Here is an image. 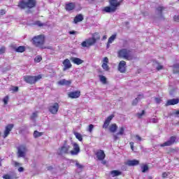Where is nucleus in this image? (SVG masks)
<instances>
[{"label": "nucleus", "instance_id": "nucleus-1", "mask_svg": "<svg viewBox=\"0 0 179 179\" xmlns=\"http://www.w3.org/2000/svg\"><path fill=\"white\" fill-rule=\"evenodd\" d=\"M73 146V150H71V145H68L67 141H64L63 145L59 148V155H68L69 153H71L72 156H76L77 155H79V152H80V148L79 147V145L76 143H74Z\"/></svg>", "mask_w": 179, "mask_h": 179}, {"label": "nucleus", "instance_id": "nucleus-2", "mask_svg": "<svg viewBox=\"0 0 179 179\" xmlns=\"http://www.w3.org/2000/svg\"><path fill=\"white\" fill-rule=\"evenodd\" d=\"M32 44L37 47L38 48H41L42 50H52V47H45L44 44H45V36L43 34L35 36L32 38Z\"/></svg>", "mask_w": 179, "mask_h": 179}, {"label": "nucleus", "instance_id": "nucleus-3", "mask_svg": "<svg viewBox=\"0 0 179 179\" xmlns=\"http://www.w3.org/2000/svg\"><path fill=\"white\" fill-rule=\"evenodd\" d=\"M100 40V34L99 32H95L92 34V36L91 38H88L85 39V41H83L81 43L82 47L89 48L90 47H92L94 45Z\"/></svg>", "mask_w": 179, "mask_h": 179}, {"label": "nucleus", "instance_id": "nucleus-4", "mask_svg": "<svg viewBox=\"0 0 179 179\" xmlns=\"http://www.w3.org/2000/svg\"><path fill=\"white\" fill-rule=\"evenodd\" d=\"M109 5L103 8V11L106 13H114L121 6V1L117 0H109Z\"/></svg>", "mask_w": 179, "mask_h": 179}, {"label": "nucleus", "instance_id": "nucleus-5", "mask_svg": "<svg viewBox=\"0 0 179 179\" xmlns=\"http://www.w3.org/2000/svg\"><path fill=\"white\" fill-rule=\"evenodd\" d=\"M37 5V1L36 0H20L18 2L17 7L20 9H33L36 8Z\"/></svg>", "mask_w": 179, "mask_h": 179}, {"label": "nucleus", "instance_id": "nucleus-6", "mask_svg": "<svg viewBox=\"0 0 179 179\" xmlns=\"http://www.w3.org/2000/svg\"><path fill=\"white\" fill-rule=\"evenodd\" d=\"M117 57L118 58H123V59H126L127 61H132L134 59V57L131 54V50L125 48L117 51Z\"/></svg>", "mask_w": 179, "mask_h": 179}, {"label": "nucleus", "instance_id": "nucleus-7", "mask_svg": "<svg viewBox=\"0 0 179 179\" xmlns=\"http://www.w3.org/2000/svg\"><path fill=\"white\" fill-rule=\"evenodd\" d=\"M43 78V76L41 74H39L38 76H25L23 78V80L26 83H29V85H36L40 79Z\"/></svg>", "mask_w": 179, "mask_h": 179}, {"label": "nucleus", "instance_id": "nucleus-8", "mask_svg": "<svg viewBox=\"0 0 179 179\" xmlns=\"http://www.w3.org/2000/svg\"><path fill=\"white\" fill-rule=\"evenodd\" d=\"M48 111L50 114H57L58 110H59V103L55 102L54 103H50L48 106Z\"/></svg>", "mask_w": 179, "mask_h": 179}, {"label": "nucleus", "instance_id": "nucleus-9", "mask_svg": "<svg viewBox=\"0 0 179 179\" xmlns=\"http://www.w3.org/2000/svg\"><path fill=\"white\" fill-rule=\"evenodd\" d=\"M15 127V124H8L6 126L3 134V138L5 139L6 138H8L9 136V134H10L11 131L13 129V127Z\"/></svg>", "mask_w": 179, "mask_h": 179}, {"label": "nucleus", "instance_id": "nucleus-10", "mask_svg": "<svg viewBox=\"0 0 179 179\" xmlns=\"http://www.w3.org/2000/svg\"><path fill=\"white\" fill-rule=\"evenodd\" d=\"M176 141H177V137L172 136L170 137L169 140L162 144H160V147L164 148V146H171V145H174V143H176Z\"/></svg>", "mask_w": 179, "mask_h": 179}, {"label": "nucleus", "instance_id": "nucleus-11", "mask_svg": "<svg viewBox=\"0 0 179 179\" xmlns=\"http://www.w3.org/2000/svg\"><path fill=\"white\" fill-rule=\"evenodd\" d=\"M117 69L120 73H125L127 72V62L124 60L120 61Z\"/></svg>", "mask_w": 179, "mask_h": 179}, {"label": "nucleus", "instance_id": "nucleus-12", "mask_svg": "<svg viewBox=\"0 0 179 179\" xmlns=\"http://www.w3.org/2000/svg\"><path fill=\"white\" fill-rule=\"evenodd\" d=\"M27 148L24 145H21L17 148L18 157H24Z\"/></svg>", "mask_w": 179, "mask_h": 179}, {"label": "nucleus", "instance_id": "nucleus-13", "mask_svg": "<svg viewBox=\"0 0 179 179\" xmlns=\"http://www.w3.org/2000/svg\"><path fill=\"white\" fill-rule=\"evenodd\" d=\"M96 156L100 162H103L106 159V153L103 150H98L96 152Z\"/></svg>", "mask_w": 179, "mask_h": 179}, {"label": "nucleus", "instance_id": "nucleus-14", "mask_svg": "<svg viewBox=\"0 0 179 179\" xmlns=\"http://www.w3.org/2000/svg\"><path fill=\"white\" fill-rule=\"evenodd\" d=\"M113 118H114V115H110L105 120L102 126V128L103 129H107V128H108V125H110V123L111 122Z\"/></svg>", "mask_w": 179, "mask_h": 179}, {"label": "nucleus", "instance_id": "nucleus-15", "mask_svg": "<svg viewBox=\"0 0 179 179\" xmlns=\"http://www.w3.org/2000/svg\"><path fill=\"white\" fill-rule=\"evenodd\" d=\"M10 48L15 51V52H24L26 51V46L16 47V45H11Z\"/></svg>", "mask_w": 179, "mask_h": 179}, {"label": "nucleus", "instance_id": "nucleus-16", "mask_svg": "<svg viewBox=\"0 0 179 179\" xmlns=\"http://www.w3.org/2000/svg\"><path fill=\"white\" fill-rule=\"evenodd\" d=\"M125 133V129L124 128V127H122L120 128L119 132H117L116 134L113 135V139L115 142H117V141L120 140V136H118L119 135H124V134Z\"/></svg>", "mask_w": 179, "mask_h": 179}, {"label": "nucleus", "instance_id": "nucleus-17", "mask_svg": "<svg viewBox=\"0 0 179 179\" xmlns=\"http://www.w3.org/2000/svg\"><path fill=\"white\" fill-rule=\"evenodd\" d=\"M63 65H64V68H63V71H67V69H71V68H72V64H71V61L69 60V59H66L63 61Z\"/></svg>", "mask_w": 179, "mask_h": 179}, {"label": "nucleus", "instance_id": "nucleus-18", "mask_svg": "<svg viewBox=\"0 0 179 179\" xmlns=\"http://www.w3.org/2000/svg\"><path fill=\"white\" fill-rule=\"evenodd\" d=\"M102 68L104 71H110V67L108 66V57H105L102 60Z\"/></svg>", "mask_w": 179, "mask_h": 179}, {"label": "nucleus", "instance_id": "nucleus-19", "mask_svg": "<svg viewBox=\"0 0 179 179\" xmlns=\"http://www.w3.org/2000/svg\"><path fill=\"white\" fill-rule=\"evenodd\" d=\"M179 103V99L176 98V99H169L166 101L165 106L166 107H169V106H176V104H178Z\"/></svg>", "mask_w": 179, "mask_h": 179}, {"label": "nucleus", "instance_id": "nucleus-20", "mask_svg": "<svg viewBox=\"0 0 179 179\" xmlns=\"http://www.w3.org/2000/svg\"><path fill=\"white\" fill-rule=\"evenodd\" d=\"M75 8H76V4H75V3L71 2V3H66L65 5V10L67 12H71V10H73Z\"/></svg>", "mask_w": 179, "mask_h": 179}, {"label": "nucleus", "instance_id": "nucleus-21", "mask_svg": "<svg viewBox=\"0 0 179 179\" xmlns=\"http://www.w3.org/2000/svg\"><path fill=\"white\" fill-rule=\"evenodd\" d=\"M125 164L127 166H138V164H139V160L138 159H129L125 162Z\"/></svg>", "mask_w": 179, "mask_h": 179}, {"label": "nucleus", "instance_id": "nucleus-22", "mask_svg": "<svg viewBox=\"0 0 179 179\" xmlns=\"http://www.w3.org/2000/svg\"><path fill=\"white\" fill-rule=\"evenodd\" d=\"M69 97H70V99H79V97H80V91L71 92L69 94Z\"/></svg>", "mask_w": 179, "mask_h": 179}, {"label": "nucleus", "instance_id": "nucleus-23", "mask_svg": "<svg viewBox=\"0 0 179 179\" xmlns=\"http://www.w3.org/2000/svg\"><path fill=\"white\" fill-rule=\"evenodd\" d=\"M70 60L76 65H82L84 62V61L79 57H71Z\"/></svg>", "mask_w": 179, "mask_h": 179}, {"label": "nucleus", "instance_id": "nucleus-24", "mask_svg": "<svg viewBox=\"0 0 179 179\" xmlns=\"http://www.w3.org/2000/svg\"><path fill=\"white\" fill-rule=\"evenodd\" d=\"M71 83V80H66V79H62L58 81V85H60V86H70Z\"/></svg>", "mask_w": 179, "mask_h": 179}, {"label": "nucleus", "instance_id": "nucleus-25", "mask_svg": "<svg viewBox=\"0 0 179 179\" xmlns=\"http://www.w3.org/2000/svg\"><path fill=\"white\" fill-rule=\"evenodd\" d=\"M83 21V15L82 14L77 15L73 20V22L75 24H77V23H79L80 22Z\"/></svg>", "mask_w": 179, "mask_h": 179}, {"label": "nucleus", "instance_id": "nucleus-26", "mask_svg": "<svg viewBox=\"0 0 179 179\" xmlns=\"http://www.w3.org/2000/svg\"><path fill=\"white\" fill-rule=\"evenodd\" d=\"M117 129H118V126H117V124L115 123L112 124L109 127V131L110 132H112V134H115Z\"/></svg>", "mask_w": 179, "mask_h": 179}, {"label": "nucleus", "instance_id": "nucleus-27", "mask_svg": "<svg viewBox=\"0 0 179 179\" xmlns=\"http://www.w3.org/2000/svg\"><path fill=\"white\" fill-rule=\"evenodd\" d=\"M110 174L112 177H118V176H121V174H122V172L118 170H113L110 172Z\"/></svg>", "mask_w": 179, "mask_h": 179}, {"label": "nucleus", "instance_id": "nucleus-28", "mask_svg": "<svg viewBox=\"0 0 179 179\" xmlns=\"http://www.w3.org/2000/svg\"><path fill=\"white\" fill-rule=\"evenodd\" d=\"M99 80L103 83V85H107V78L103 75L99 76Z\"/></svg>", "mask_w": 179, "mask_h": 179}, {"label": "nucleus", "instance_id": "nucleus-29", "mask_svg": "<svg viewBox=\"0 0 179 179\" xmlns=\"http://www.w3.org/2000/svg\"><path fill=\"white\" fill-rule=\"evenodd\" d=\"M43 134H44V133L39 132L38 131L35 130L34 131V138H40V136H43Z\"/></svg>", "mask_w": 179, "mask_h": 179}, {"label": "nucleus", "instance_id": "nucleus-30", "mask_svg": "<svg viewBox=\"0 0 179 179\" xmlns=\"http://www.w3.org/2000/svg\"><path fill=\"white\" fill-rule=\"evenodd\" d=\"M74 135L76 139H78L80 142H82V141H83V137L82 136V134H80V133L74 132Z\"/></svg>", "mask_w": 179, "mask_h": 179}, {"label": "nucleus", "instance_id": "nucleus-31", "mask_svg": "<svg viewBox=\"0 0 179 179\" xmlns=\"http://www.w3.org/2000/svg\"><path fill=\"white\" fill-rule=\"evenodd\" d=\"M117 37V35L113 34L112 35L108 41V44H111L113 43V41H114V40H115V38Z\"/></svg>", "mask_w": 179, "mask_h": 179}, {"label": "nucleus", "instance_id": "nucleus-32", "mask_svg": "<svg viewBox=\"0 0 179 179\" xmlns=\"http://www.w3.org/2000/svg\"><path fill=\"white\" fill-rule=\"evenodd\" d=\"M173 73H179V64H176L173 65Z\"/></svg>", "mask_w": 179, "mask_h": 179}, {"label": "nucleus", "instance_id": "nucleus-33", "mask_svg": "<svg viewBox=\"0 0 179 179\" xmlns=\"http://www.w3.org/2000/svg\"><path fill=\"white\" fill-rule=\"evenodd\" d=\"M149 170V166L148 164H144L141 166V171L142 173H146Z\"/></svg>", "mask_w": 179, "mask_h": 179}, {"label": "nucleus", "instance_id": "nucleus-34", "mask_svg": "<svg viewBox=\"0 0 179 179\" xmlns=\"http://www.w3.org/2000/svg\"><path fill=\"white\" fill-rule=\"evenodd\" d=\"M139 100H141V98L137 97L135 99L133 100L132 103H131V106H135L138 104V103H139Z\"/></svg>", "mask_w": 179, "mask_h": 179}, {"label": "nucleus", "instance_id": "nucleus-35", "mask_svg": "<svg viewBox=\"0 0 179 179\" xmlns=\"http://www.w3.org/2000/svg\"><path fill=\"white\" fill-rule=\"evenodd\" d=\"M6 52V47L1 46L0 48V55H2Z\"/></svg>", "mask_w": 179, "mask_h": 179}, {"label": "nucleus", "instance_id": "nucleus-36", "mask_svg": "<svg viewBox=\"0 0 179 179\" xmlns=\"http://www.w3.org/2000/svg\"><path fill=\"white\" fill-rule=\"evenodd\" d=\"M42 60L43 57L41 55L36 56L34 59L35 62H41Z\"/></svg>", "mask_w": 179, "mask_h": 179}, {"label": "nucleus", "instance_id": "nucleus-37", "mask_svg": "<svg viewBox=\"0 0 179 179\" xmlns=\"http://www.w3.org/2000/svg\"><path fill=\"white\" fill-rule=\"evenodd\" d=\"M157 10H158V12H159L160 15H162L163 13V10H164V7L163 6H159L157 8Z\"/></svg>", "mask_w": 179, "mask_h": 179}, {"label": "nucleus", "instance_id": "nucleus-38", "mask_svg": "<svg viewBox=\"0 0 179 179\" xmlns=\"http://www.w3.org/2000/svg\"><path fill=\"white\" fill-rule=\"evenodd\" d=\"M3 101L5 104V106H6V104H8V101H9V96H6L3 99Z\"/></svg>", "mask_w": 179, "mask_h": 179}, {"label": "nucleus", "instance_id": "nucleus-39", "mask_svg": "<svg viewBox=\"0 0 179 179\" xmlns=\"http://www.w3.org/2000/svg\"><path fill=\"white\" fill-rule=\"evenodd\" d=\"M93 128H94V125L93 124H90L88 127V132H90V134H92V132H93Z\"/></svg>", "mask_w": 179, "mask_h": 179}, {"label": "nucleus", "instance_id": "nucleus-40", "mask_svg": "<svg viewBox=\"0 0 179 179\" xmlns=\"http://www.w3.org/2000/svg\"><path fill=\"white\" fill-rule=\"evenodd\" d=\"M136 115L138 118H142V116L145 115V110H143L141 113H137Z\"/></svg>", "mask_w": 179, "mask_h": 179}, {"label": "nucleus", "instance_id": "nucleus-41", "mask_svg": "<svg viewBox=\"0 0 179 179\" xmlns=\"http://www.w3.org/2000/svg\"><path fill=\"white\" fill-rule=\"evenodd\" d=\"M38 112H35L34 113H32L31 116V120H35L36 118H37V114Z\"/></svg>", "mask_w": 179, "mask_h": 179}, {"label": "nucleus", "instance_id": "nucleus-42", "mask_svg": "<svg viewBox=\"0 0 179 179\" xmlns=\"http://www.w3.org/2000/svg\"><path fill=\"white\" fill-rule=\"evenodd\" d=\"M3 179H13L12 178V176H10V175H8V174H5L3 176Z\"/></svg>", "mask_w": 179, "mask_h": 179}, {"label": "nucleus", "instance_id": "nucleus-43", "mask_svg": "<svg viewBox=\"0 0 179 179\" xmlns=\"http://www.w3.org/2000/svg\"><path fill=\"white\" fill-rule=\"evenodd\" d=\"M36 24L37 26H38L39 27H43V26H44V24H43L40 21H36Z\"/></svg>", "mask_w": 179, "mask_h": 179}, {"label": "nucleus", "instance_id": "nucleus-44", "mask_svg": "<svg viewBox=\"0 0 179 179\" xmlns=\"http://www.w3.org/2000/svg\"><path fill=\"white\" fill-rule=\"evenodd\" d=\"M12 90H13L15 93H16L17 92H19V87H17V86L13 87Z\"/></svg>", "mask_w": 179, "mask_h": 179}, {"label": "nucleus", "instance_id": "nucleus-45", "mask_svg": "<svg viewBox=\"0 0 179 179\" xmlns=\"http://www.w3.org/2000/svg\"><path fill=\"white\" fill-rule=\"evenodd\" d=\"M76 166L78 169H83V165L80 164L79 162H76Z\"/></svg>", "mask_w": 179, "mask_h": 179}, {"label": "nucleus", "instance_id": "nucleus-46", "mask_svg": "<svg viewBox=\"0 0 179 179\" xmlns=\"http://www.w3.org/2000/svg\"><path fill=\"white\" fill-rule=\"evenodd\" d=\"M6 11L4 10V9H1V10H0V15H1V16H3V15H6Z\"/></svg>", "mask_w": 179, "mask_h": 179}, {"label": "nucleus", "instance_id": "nucleus-47", "mask_svg": "<svg viewBox=\"0 0 179 179\" xmlns=\"http://www.w3.org/2000/svg\"><path fill=\"white\" fill-rule=\"evenodd\" d=\"M155 101L157 104H160V103H162V99L160 98H155Z\"/></svg>", "mask_w": 179, "mask_h": 179}, {"label": "nucleus", "instance_id": "nucleus-48", "mask_svg": "<svg viewBox=\"0 0 179 179\" xmlns=\"http://www.w3.org/2000/svg\"><path fill=\"white\" fill-rule=\"evenodd\" d=\"M152 122L153 124H157V122H159V119L152 118Z\"/></svg>", "mask_w": 179, "mask_h": 179}, {"label": "nucleus", "instance_id": "nucleus-49", "mask_svg": "<svg viewBox=\"0 0 179 179\" xmlns=\"http://www.w3.org/2000/svg\"><path fill=\"white\" fill-rule=\"evenodd\" d=\"M129 145H130V148H131L132 152H134V142L131 141V142L129 143Z\"/></svg>", "mask_w": 179, "mask_h": 179}, {"label": "nucleus", "instance_id": "nucleus-50", "mask_svg": "<svg viewBox=\"0 0 179 179\" xmlns=\"http://www.w3.org/2000/svg\"><path fill=\"white\" fill-rule=\"evenodd\" d=\"M173 20L175 22H179V15H175Z\"/></svg>", "mask_w": 179, "mask_h": 179}, {"label": "nucleus", "instance_id": "nucleus-51", "mask_svg": "<svg viewBox=\"0 0 179 179\" xmlns=\"http://www.w3.org/2000/svg\"><path fill=\"white\" fill-rule=\"evenodd\" d=\"M135 138H136V139L138 140L139 142L142 141V137L140 136L139 135H136Z\"/></svg>", "mask_w": 179, "mask_h": 179}, {"label": "nucleus", "instance_id": "nucleus-52", "mask_svg": "<svg viewBox=\"0 0 179 179\" xmlns=\"http://www.w3.org/2000/svg\"><path fill=\"white\" fill-rule=\"evenodd\" d=\"M14 166H15V167H19V166H22V164H20L17 162H14Z\"/></svg>", "mask_w": 179, "mask_h": 179}, {"label": "nucleus", "instance_id": "nucleus-53", "mask_svg": "<svg viewBox=\"0 0 179 179\" xmlns=\"http://www.w3.org/2000/svg\"><path fill=\"white\" fill-rule=\"evenodd\" d=\"M18 171L20 173H23V171H24V168L20 166V168H18Z\"/></svg>", "mask_w": 179, "mask_h": 179}, {"label": "nucleus", "instance_id": "nucleus-54", "mask_svg": "<svg viewBox=\"0 0 179 179\" xmlns=\"http://www.w3.org/2000/svg\"><path fill=\"white\" fill-rule=\"evenodd\" d=\"M162 69H163V66H162V65H159L157 67V70H158V71H162Z\"/></svg>", "mask_w": 179, "mask_h": 179}, {"label": "nucleus", "instance_id": "nucleus-55", "mask_svg": "<svg viewBox=\"0 0 179 179\" xmlns=\"http://www.w3.org/2000/svg\"><path fill=\"white\" fill-rule=\"evenodd\" d=\"M168 176H169V174H167L166 172H164L162 173V178H166Z\"/></svg>", "mask_w": 179, "mask_h": 179}, {"label": "nucleus", "instance_id": "nucleus-56", "mask_svg": "<svg viewBox=\"0 0 179 179\" xmlns=\"http://www.w3.org/2000/svg\"><path fill=\"white\" fill-rule=\"evenodd\" d=\"M69 33L70 34H76V31H69Z\"/></svg>", "mask_w": 179, "mask_h": 179}, {"label": "nucleus", "instance_id": "nucleus-57", "mask_svg": "<svg viewBox=\"0 0 179 179\" xmlns=\"http://www.w3.org/2000/svg\"><path fill=\"white\" fill-rule=\"evenodd\" d=\"M173 114H174L175 115H179V110H176V111L173 113Z\"/></svg>", "mask_w": 179, "mask_h": 179}, {"label": "nucleus", "instance_id": "nucleus-58", "mask_svg": "<svg viewBox=\"0 0 179 179\" xmlns=\"http://www.w3.org/2000/svg\"><path fill=\"white\" fill-rule=\"evenodd\" d=\"M52 169H54V167H52V166H50L47 167V170H52Z\"/></svg>", "mask_w": 179, "mask_h": 179}, {"label": "nucleus", "instance_id": "nucleus-59", "mask_svg": "<svg viewBox=\"0 0 179 179\" xmlns=\"http://www.w3.org/2000/svg\"><path fill=\"white\" fill-rule=\"evenodd\" d=\"M107 162L106 161H102V164H106Z\"/></svg>", "mask_w": 179, "mask_h": 179}, {"label": "nucleus", "instance_id": "nucleus-60", "mask_svg": "<svg viewBox=\"0 0 179 179\" xmlns=\"http://www.w3.org/2000/svg\"><path fill=\"white\" fill-rule=\"evenodd\" d=\"M0 167H2V159L0 160Z\"/></svg>", "mask_w": 179, "mask_h": 179}, {"label": "nucleus", "instance_id": "nucleus-61", "mask_svg": "<svg viewBox=\"0 0 179 179\" xmlns=\"http://www.w3.org/2000/svg\"><path fill=\"white\" fill-rule=\"evenodd\" d=\"M103 38L106 39V38H107V36H103Z\"/></svg>", "mask_w": 179, "mask_h": 179}, {"label": "nucleus", "instance_id": "nucleus-62", "mask_svg": "<svg viewBox=\"0 0 179 179\" xmlns=\"http://www.w3.org/2000/svg\"><path fill=\"white\" fill-rule=\"evenodd\" d=\"M142 96V95L139 94L138 96Z\"/></svg>", "mask_w": 179, "mask_h": 179}, {"label": "nucleus", "instance_id": "nucleus-63", "mask_svg": "<svg viewBox=\"0 0 179 179\" xmlns=\"http://www.w3.org/2000/svg\"><path fill=\"white\" fill-rule=\"evenodd\" d=\"M0 135H1V131H0Z\"/></svg>", "mask_w": 179, "mask_h": 179}]
</instances>
